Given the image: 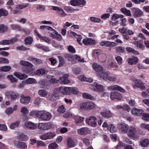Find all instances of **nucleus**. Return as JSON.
<instances>
[{
	"mask_svg": "<svg viewBox=\"0 0 149 149\" xmlns=\"http://www.w3.org/2000/svg\"><path fill=\"white\" fill-rule=\"evenodd\" d=\"M77 132L80 134L86 135L89 132L88 129L86 127L82 128L78 130Z\"/></svg>",
	"mask_w": 149,
	"mask_h": 149,
	"instance_id": "nucleus-30",
	"label": "nucleus"
},
{
	"mask_svg": "<svg viewBox=\"0 0 149 149\" xmlns=\"http://www.w3.org/2000/svg\"><path fill=\"white\" fill-rule=\"evenodd\" d=\"M149 144V140L145 139L143 140L140 143L141 146L143 147H146Z\"/></svg>",
	"mask_w": 149,
	"mask_h": 149,
	"instance_id": "nucleus-50",
	"label": "nucleus"
},
{
	"mask_svg": "<svg viewBox=\"0 0 149 149\" xmlns=\"http://www.w3.org/2000/svg\"><path fill=\"white\" fill-rule=\"evenodd\" d=\"M70 89L71 93L74 94H77L79 92L78 89L76 87H71Z\"/></svg>",
	"mask_w": 149,
	"mask_h": 149,
	"instance_id": "nucleus-60",
	"label": "nucleus"
},
{
	"mask_svg": "<svg viewBox=\"0 0 149 149\" xmlns=\"http://www.w3.org/2000/svg\"><path fill=\"white\" fill-rule=\"evenodd\" d=\"M58 111L60 113H63L65 111L66 109L64 105H61L59 107Z\"/></svg>",
	"mask_w": 149,
	"mask_h": 149,
	"instance_id": "nucleus-58",
	"label": "nucleus"
},
{
	"mask_svg": "<svg viewBox=\"0 0 149 149\" xmlns=\"http://www.w3.org/2000/svg\"><path fill=\"white\" fill-rule=\"evenodd\" d=\"M69 77V74H65L63 75V76L59 79V81L62 84H67L70 83V81L67 79Z\"/></svg>",
	"mask_w": 149,
	"mask_h": 149,
	"instance_id": "nucleus-18",
	"label": "nucleus"
},
{
	"mask_svg": "<svg viewBox=\"0 0 149 149\" xmlns=\"http://www.w3.org/2000/svg\"><path fill=\"white\" fill-rule=\"evenodd\" d=\"M132 113L135 115L140 116L142 115L143 113V110L137 109L136 107L133 108L131 111Z\"/></svg>",
	"mask_w": 149,
	"mask_h": 149,
	"instance_id": "nucleus-23",
	"label": "nucleus"
},
{
	"mask_svg": "<svg viewBox=\"0 0 149 149\" xmlns=\"http://www.w3.org/2000/svg\"><path fill=\"white\" fill-rule=\"evenodd\" d=\"M118 127L119 130L124 133H127L129 128L128 125L124 123L118 124Z\"/></svg>",
	"mask_w": 149,
	"mask_h": 149,
	"instance_id": "nucleus-20",
	"label": "nucleus"
},
{
	"mask_svg": "<svg viewBox=\"0 0 149 149\" xmlns=\"http://www.w3.org/2000/svg\"><path fill=\"white\" fill-rule=\"evenodd\" d=\"M101 115L103 117L106 118H108L112 117L113 114L110 111H107L101 113Z\"/></svg>",
	"mask_w": 149,
	"mask_h": 149,
	"instance_id": "nucleus-26",
	"label": "nucleus"
},
{
	"mask_svg": "<svg viewBox=\"0 0 149 149\" xmlns=\"http://www.w3.org/2000/svg\"><path fill=\"white\" fill-rule=\"evenodd\" d=\"M34 32L36 34L37 36L40 39V40H43L44 41L47 42H50V40L47 37L45 36H42L37 31V30H34Z\"/></svg>",
	"mask_w": 149,
	"mask_h": 149,
	"instance_id": "nucleus-27",
	"label": "nucleus"
},
{
	"mask_svg": "<svg viewBox=\"0 0 149 149\" xmlns=\"http://www.w3.org/2000/svg\"><path fill=\"white\" fill-rule=\"evenodd\" d=\"M14 143L15 145L18 148L26 149L27 148V145L24 142L15 141Z\"/></svg>",
	"mask_w": 149,
	"mask_h": 149,
	"instance_id": "nucleus-21",
	"label": "nucleus"
},
{
	"mask_svg": "<svg viewBox=\"0 0 149 149\" xmlns=\"http://www.w3.org/2000/svg\"><path fill=\"white\" fill-rule=\"evenodd\" d=\"M8 14V12L6 10L3 8L0 9V17L7 16Z\"/></svg>",
	"mask_w": 149,
	"mask_h": 149,
	"instance_id": "nucleus-54",
	"label": "nucleus"
},
{
	"mask_svg": "<svg viewBox=\"0 0 149 149\" xmlns=\"http://www.w3.org/2000/svg\"><path fill=\"white\" fill-rule=\"evenodd\" d=\"M142 119L146 120H149V114L147 113H143Z\"/></svg>",
	"mask_w": 149,
	"mask_h": 149,
	"instance_id": "nucleus-64",
	"label": "nucleus"
},
{
	"mask_svg": "<svg viewBox=\"0 0 149 149\" xmlns=\"http://www.w3.org/2000/svg\"><path fill=\"white\" fill-rule=\"evenodd\" d=\"M96 120V119L95 117L92 116L88 118H87L86 122L93 127H96L97 125Z\"/></svg>",
	"mask_w": 149,
	"mask_h": 149,
	"instance_id": "nucleus-15",
	"label": "nucleus"
},
{
	"mask_svg": "<svg viewBox=\"0 0 149 149\" xmlns=\"http://www.w3.org/2000/svg\"><path fill=\"white\" fill-rule=\"evenodd\" d=\"M19 125V121H17L11 123L10 126V127L11 129H15L17 128Z\"/></svg>",
	"mask_w": 149,
	"mask_h": 149,
	"instance_id": "nucleus-45",
	"label": "nucleus"
},
{
	"mask_svg": "<svg viewBox=\"0 0 149 149\" xmlns=\"http://www.w3.org/2000/svg\"><path fill=\"white\" fill-rule=\"evenodd\" d=\"M29 59L30 60L32 61L33 62L36 64H40L43 63L42 61L40 59H38L33 57H30Z\"/></svg>",
	"mask_w": 149,
	"mask_h": 149,
	"instance_id": "nucleus-34",
	"label": "nucleus"
},
{
	"mask_svg": "<svg viewBox=\"0 0 149 149\" xmlns=\"http://www.w3.org/2000/svg\"><path fill=\"white\" fill-rule=\"evenodd\" d=\"M82 95L84 98L86 99H89L92 100H93L94 99V97L86 93H83Z\"/></svg>",
	"mask_w": 149,
	"mask_h": 149,
	"instance_id": "nucleus-52",
	"label": "nucleus"
},
{
	"mask_svg": "<svg viewBox=\"0 0 149 149\" xmlns=\"http://www.w3.org/2000/svg\"><path fill=\"white\" fill-rule=\"evenodd\" d=\"M14 75L15 76L20 79H24L28 77L27 75L17 72H15Z\"/></svg>",
	"mask_w": 149,
	"mask_h": 149,
	"instance_id": "nucleus-29",
	"label": "nucleus"
},
{
	"mask_svg": "<svg viewBox=\"0 0 149 149\" xmlns=\"http://www.w3.org/2000/svg\"><path fill=\"white\" fill-rule=\"evenodd\" d=\"M46 73V71L44 69H37L34 72V74L38 76H40L41 75L43 74Z\"/></svg>",
	"mask_w": 149,
	"mask_h": 149,
	"instance_id": "nucleus-38",
	"label": "nucleus"
},
{
	"mask_svg": "<svg viewBox=\"0 0 149 149\" xmlns=\"http://www.w3.org/2000/svg\"><path fill=\"white\" fill-rule=\"evenodd\" d=\"M38 93L41 96L45 97L47 95V91L44 89H40L38 91Z\"/></svg>",
	"mask_w": 149,
	"mask_h": 149,
	"instance_id": "nucleus-48",
	"label": "nucleus"
},
{
	"mask_svg": "<svg viewBox=\"0 0 149 149\" xmlns=\"http://www.w3.org/2000/svg\"><path fill=\"white\" fill-rule=\"evenodd\" d=\"M7 28L3 24L0 25V33H2L6 31Z\"/></svg>",
	"mask_w": 149,
	"mask_h": 149,
	"instance_id": "nucleus-61",
	"label": "nucleus"
},
{
	"mask_svg": "<svg viewBox=\"0 0 149 149\" xmlns=\"http://www.w3.org/2000/svg\"><path fill=\"white\" fill-rule=\"evenodd\" d=\"M60 91L58 88L55 89L53 93H49L48 95V98L52 101H55L58 100L59 98V94Z\"/></svg>",
	"mask_w": 149,
	"mask_h": 149,
	"instance_id": "nucleus-5",
	"label": "nucleus"
},
{
	"mask_svg": "<svg viewBox=\"0 0 149 149\" xmlns=\"http://www.w3.org/2000/svg\"><path fill=\"white\" fill-rule=\"evenodd\" d=\"M120 11L125 15L129 16H131L132 14L130 10H127L126 8H123L120 9Z\"/></svg>",
	"mask_w": 149,
	"mask_h": 149,
	"instance_id": "nucleus-37",
	"label": "nucleus"
},
{
	"mask_svg": "<svg viewBox=\"0 0 149 149\" xmlns=\"http://www.w3.org/2000/svg\"><path fill=\"white\" fill-rule=\"evenodd\" d=\"M40 112V111H32L31 112L30 114L29 115L31 116H36L38 118H39V112Z\"/></svg>",
	"mask_w": 149,
	"mask_h": 149,
	"instance_id": "nucleus-57",
	"label": "nucleus"
},
{
	"mask_svg": "<svg viewBox=\"0 0 149 149\" xmlns=\"http://www.w3.org/2000/svg\"><path fill=\"white\" fill-rule=\"evenodd\" d=\"M54 33L55 35L52 33L51 34V36L53 38L58 40H61L62 38L60 34H58V32L56 31H54Z\"/></svg>",
	"mask_w": 149,
	"mask_h": 149,
	"instance_id": "nucleus-32",
	"label": "nucleus"
},
{
	"mask_svg": "<svg viewBox=\"0 0 149 149\" xmlns=\"http://www.w3.org/2000/svg\"><path fill=\"white\" fill-rule=\"evenodd\" d=\"M58 146L56 142H53L49 145L48 148L49 149H56Z\"/></svg>",
	"mask_w": 149,
	"mask_h": 149,
	"instance_id": "nucleus-53",
	"label": "nucleus"
},
{
	"mask_svg": "<svg viewBox=\"0 0 149 149\" xmlns=\"http://www.w3.org/2000/svg\"><path fill=\"white\" fill-rule=\"evenodd\" d=\"M65 9L69 13H72L76 10V9H74L72 7L69 6H65Z\"/></svg>",
	"mask_w": 149,
	"mask_h": 149,
	"instance_id": "nucleus-62",
	"label": "nucleus"
},
{
	"mask_svg": "<svg viewBox=\"0 0 149 149\" xmlns=\"http://www.w3.org/2000/svg\"><path fill=\"white\" fill-rule=\"evenodd\" d=\"M52 9L54 10L58 11V13L59 14V16L61 17H65L67 14L65 13L63 9L58 6H52Z\"/></svg>",
	"mask_w": 149,
	"mask_h": 149,
	"instance_id": "nucleus-12",
	"label": "nucleus"
},
{
	"mask_svg": "<svg viewBox=\"0 0 149 149\" xmlns=\"http://www.w3.org/2000/svg\"><path fill=\"white\" fill-rule=\"evenodd\" d=\"M39 115V118L44 121H49L52 117L51 113L46 111H40Z\"/></svg>",
	"mask_w": 149,
	"mask_h": 149,
	"instance_id": "nucleus-3",
	"label": "nucleus"
},
{
	"mask_svg": "<svg viewBox=\"0 0 149 149\" xmlns=\"http://www.w3.org/2000/svg\"><path fill=\"white\" fill-rule=\"evenodd\" d=\"M6 95H10L11 100H14L19 98V94L18 93H15L12 92H10L6 93Z\"/></svg>",
	"mask_w": 149,
	"mask_h": 149,
	"instance_id": "nucleus-28",
	"label": "nucleus"
},
{
	"mask_svg": "<svg viewBox=\"0 0 149 149\" xmlns=\"http://www.w3.org/2000/svg\"><path fill=\"white\" fill-rule=\"evenodd\" d=\"M17 105H15L14 106L13 108L12 107H9L7 108L6 110V113L7 115H9L13 113L14 111L17 109Z\"/></svg>",
	"mask_w": 149,
	"mask_h": 149,
	"instance_id": "nucleus-25",
	"label": "nucleus"
},
{
	"mask_svg": "<svg viewBox=\"0 0 149 149\" xmlns=\"http://www.w3.org/2000/svg\"><path fill=\"white\" fill-rule=\"evenodd\" d=\"M36 82V81L34 79L29 78L27 79L25 81V83L27 84H31Z\"/></svg>",
	"mask_w": 149,
	"mask_h": 149,
	"instance_id": "nucleus-46",
	"label": "nucleus"
},
{
	"mask_svg": "<svg viewBox=\"0 0 149 149\" xmlns=\"http://www.w3.org/2000/svg\"><path fill=\"white\" fill-rule=\"evenodd\" d=\"M17 139L22 141H26L28 139V137L26 135L21 134L19 135L17 137Z\"/></svg>",
	"mask_w": 149,
	"mask_h": 149,
	"instance_id": "nucleus-43",
	"label": "nucleus"
},
{
	"mask_svg": "<svg viewBox=\"0 0 149 149\" xmlns=\"http://www.w3.org/2000/svg\"><path fill=\"white\" fill-rule=\"evenodd\" d=\"M56 136V134L54 132H49L45 133L40 136V138L42 140L50 139L53 138Z\"/></svg>",
	"mask_w": 149,
	"mask_h": 149,
	"instance_id": "nucleus-6",
	"label": "nucleus"
},
{
	"mask_svg": "<svg viewBox=\"0 0 149 149\" xmlns=\"http://www.w3.org/2000/svg\"><path fill=\"white\" fill-rule=\"evenodd\" d=\"M115 48L117 52L118 53H123L125 51V48L121 46L116 47Z\"/></svg>",
	"mask_w": 149,
	"mask_h": 149,
	"instance_id": "nucleus-55",
	"label": "nucleus"
},
{
	"mask_svg": "<svg viewBox=\"0 0 149 149\" xmlns=\"http://www.w3.org/2000/svg\"><path fill=\"white\" fill-rule=\"evenodd\" d=\"M82 43L86 45H93L96 44V41L91 38H87L84 39Z\"/></svg>",
	"mask_w": 149,
	"mask_h": 149,
	"instance_id": "nucleus-10",
	"label": "nucleus"
},
{
	"mask_svg": "<svg viewBox=\"0 0 149 149\" xmlns=\"http://www.w3.org/2000/svg\"><path fill=\"white\" fill-rule=\"evenodd\" d=\"M32 67L29 66H23L22 68V70L23 72L26 73H28L31 70Z\"/></svg>",
	"mask_w": 149,
	"mask_h": 149,
	"instance_id": "nucleus-40",
	"label": "nucleus"
},
{
	"mask_svg": "<svg viewBox=\"0 0 149 149\" xmlns=\"http://www.w3.org/2000/svg\"><path fill=\"white\" fill-rule=\"evenodd\" d=\"M138 61L139 59L137 57L133 56L128 59V62L130 65H134L138 63Z\"/></svg>",
	"mask_w": 149,
	"mask_h": 149,
	"instance_id": "nucleus-24",
	"label": "nucleus"
},
{
	"mask_svg": "<svg viewBox=\"0 0 149 149\" xmlns=\"http://www.w3.org/2000/svg\"><path fill=\"white\" fill-rule=\"evenodd\" d=\"M92 67L96 72L97 76L101 78L103 75L106 72L103 70V67L96 63L93 64Z\"/></svg>",
	"mask_w": 149,
	"mask_h": 149,
	"instance_id": "nucleus-2",
	"label": "nucleus"
},
{
	"mask_svg": "<svg viewBox=\"0 0 149 149\" xmlns=\"http://www.w3.org/2000/svg\"><path fill=\"white\" fill-rule=\"evenodd\" d=\"M73 35L77 39V42L80 45L82 44V42H81V39H82V36L81 35H78L74 32H72V33Z\"/></svg>",
	"mask_w": 149,
	"mask_h": 149,
	"instance_id": "nucleus-39",
	"label": "nucleus"
},
{
	"mask_svg": "<svg viewBox=\"0 0 149 149\" xmlns=\"http://www.w3.org/2000/svg\"><path fill=\"white\" fill-rule=\"evenodd\" d=\"M108 90L111 91L112 90H117L120 92L124 93L125 91L124 89L117 85H113L109 86L108 88Z\"/></svg>",
	"mask_w": 149,
	"mask_h": 149,
	"instance_id": "nucleus-16",
	"label": "nucleus"
},
{
	"mask_svg": "<svg viewBox=\"0 0 149 149\" xmlns=\"http://www.w3.org/2000/svg\"><path fill=\"white\" fill-rule=\"evenodd\" d=\"M24 125L25 127L31 130H34L37 127L36 124L30 121H27L25 122Z\"/></svg>",
	"mask_w": 149,
	"mask_h": 149,
	"instance_id": "nucleus-22",
	"label": "nucleus"
},
{
	"mask_svg": "<svg viewBox=\"0 0 149 149\" xmlns=\"http://www.w3.org/2000/svg\"><path fill=\"white\" fill-rule=\"evenodd\" d=\"M133 43L136 45L137 48H138L141 50H144L145 49V46L142 43H139L138 41H136L134 42Z\"/></svg>",
	"mask_w": 149,
	"mask_h": 149,
	"instance_id": "nucleus-35",
	"label": "nucleus"
},
{
	"mask_svg": "<svg viewBox=\"0 0 149 149\" xmlns=\"http://www.w3.org/2000/svg\"><path fill=\"white\" fill-rule=\"evenodd\" d=\"M91 21L94 22H100V19L95 17H91L90 18Z\"/></svg>",
	"mask_w": 149,
	"mask_h": 149,
	"instance_id": "nucleus-63",
	"label": "nucleus"
},
{
	"mask_svg": "<svg viewBox=\"0 0 149 149\" xmlns=\"http://www.w3.org/2000/svg\"><path fill=\"white\" fill-rule=\"evenodd\" d=\"M11 69V67L10 66H5L0 67V71L1 72H8Z\"/></svg>",
	"mask_w": 149,
	"mask_h": 149,
	"instance_id": "nucleus-41",
	"label": "nucleus"
},
{
	"mask_svg": "<svg viewBox=\"0 0 149 149\" xmlns=\"http://www.w3.org/2000/svg\"><path fill=\"white\" fill-rule=\"evenodd\" d=\"M53 125L50 123H39L38 125L39 129L47 130L53 128Z\"/></svg>",
	"mask_w": 149,
	"mask_h": 149,
	"instance_id": "nucleus-4",
	"label": "nucleus"
},
{
	"mask_svg": "<svg viewBox=\"0 0 149 149\" xmlns=\"http://www.w3.org/2000/svg\"><path fill=\"white\" fill-rule=\"evenodd\" d=\"M107 128L108 130L111 133L115 132L116 131V127L112 124H110L109 125Z\"/></svg>",
	"mask_w": 149,
	"mask_h": 149,
	"instance_id": "nucleus-44",
	"label": "nucleus"
},
{
	"mask_svg": "<svg viewBox=\"0 0 149 149\" xmlns=\"http://www.w3.org/2000/svg\"><path fill=\"white\" fill-rule=\"evenodd\" d=\"M59 61V64L58 67H59L63 66L64 63V61L63 58L61 56H59L58 57Z\"/></svg>",
	"mask_w": 149,
	"mask_h": 149,
	"instance_id": "nucleus-59",
	"label": "nucleus"
},
{
	"mask_svg": "<svg viewBox=\"0 0 149 149\" xmlns=\"http://www.w3.org/2000/svg\"><path fill=\"white\" fill-rule=\"evenodd\" d=\"M69 56L70 58L75 59L79 62H82L84 61V59H81L80 57L78 55H75L74 56L70 55Z\"/></svg>",
	"mask_w": 149,
	"mask_h": 149,
	"instance_id": "nucleus-47",
	"label": "nucleus"
},
{
	"mask_svg": "<svg viewBox=\"0 0 149 149\" xmlns=\"http://www.w3.org/2000/svg\"><path fill=\"white\" fill-rule=\"evenodd\" d=\"M20 63L23 66H29L30 67H32L33 66L31 63L26 61H21L20 62Z\"/></svg>",
	"mask_w": 149,
	"mask_h": 149,
	"instance_id": "nucleus-51",
	"label": "nucleus"
},
{
	"mask_svg": "<svg viewBox=\"0 0 149 149\" xmlns=\"http://www.w3.org/2000/svg\"><path fill=\"white\" fill-rule=\"evenodd\" d=\"M17 39L16 38H13L9 40H3V45H7L10 44H12L14 42L16 41Z\"/></svg>",
	"mask_w": 149,
	"mask_h": 149,
	"instance_id": "nucleus-33",
	"label": "nucleus"
},
{
	"mask_svg": "<svg viewBox=\"0 0 149 149\" xmlns=\"http://www.w3.org/2000/svg\"><path fill=\"white\" fill-rule=\"evenodd\" d=\"M21 112L24 116H25L28 114L29 113V110L26 107H24L21 109Z\"/></svg>",
	"mask_w": 149,
	"mask_h": 149,
	"instance_id": "nucleus-56",
	"label": "nucleus"
},
{
	"mask_svg": "<svg viewBox=\"0 0 149 149\" xmlns=\"http://www.w3.org/2000/svg\"><path fill=\"white\" fill-rule=\"evenodd\" d=\"M110 73L109 72H106L101 78L104 80H107L111 81H115L116 78L115 76L109 77Z\"/></svg>",
	"mask_w": 149,
	"mask_h": 149,
	"instance_id": "nucleus-9",
	"label": "nucleus"
},
{
	"mask_svg": "<svg viewBox=\"0 0 149 149\" xmlns=\"http://www.w3.org/2000/svg\"><path fill=\"white\" fill-rule=\"evenodd\" d=\"M132 10L134 13L133 16L135 18L141 17L143 14V11L138 8H133Z\"/></svg>",
	"mask_w": 149,
	"mask_h": 149,
	"instance_id": "nucleus-11",
	"label": "nucleus"
},
{
	"mask_svg": "<svg viewBox=\"0 0 149 149\" xmlns=\"http://www.w3.org/2000/svg\"><path fill=\"white\" fill-rule=\"evenodd\" d=\"M33 40L32 38L30 36H28L25 39V42L26 45H30L31 44Z\"/></svg>",
	"mask_w": 149,
	"mask_h": 149,
	"instance_id": "nucleus-49",
	"label": "nucleus"
},
{
	"mask_svg": "<svg viewBox=\"0 0 149 149\" xmlns=\"http://www.w3.org/2000/svg\"><path fill=\"white\" fill-rule=\"evenodd\" d=\"M136 132L137 130L135 127L130 126L128 130L127 134L129 136L133 137L135 135Z\"/></svg>",
	"mask_w": 149,
	"mask_h": 149,
	"instance_id": "nucleus-17",
	"label": "nucleus"
},
{
	"mask_svg": "<svg viewBox=\"0 0 149 149\" xmlns=\"http://www.w3.org/2000/svg\"><path fill=\"white\" fill-rule=\"evenodd\" d=\"M74 119L76 124H78L81 122L83 119L84 118L79 116H75L74 117Z\"/></svg>",
	"mask_w": 149,
	"mask_h": 149,
	"instance_id": "nucleus-36",
	"label": "nucleus"
},
{
	"mask_svg": "<svg viewBox=\"0 0 149 149\" xmlns=\"http://www.w3.org/2000/svg\"><path fill=\"white\" fill-rule=\"evenodd\" d=\"M60 92L65 95H69L71 93V87H65L63 88L61 86L58 88Z\"/></svg>",
	"mask_w": 149,
	"mask_h": 149,
	"instance_id": "nucleus-8",
	"label": "nucleus"
},
{
	"mask_svg": "<svg viewBox=\"0 0 149 149\" xmlns=\"http://www.w3.org/2000/svg\"><path fill=\"white\" fill-rule=\"evenodd\" d=\"M110 98L111 100L117 99L118 100H120L122 97L121 94L118 92H112L110 94Z\"/></svg>",
	"mask_w": 149,
	"mask_h": 149,
	"instance_id": "nucleus-19",
	"label": "nucleus"
},
{
	"mask_svg": "<svg viewBox=\"0 0 149 149\" xmlns=\"http://www.w3.org/2000/svg\"><path fill=\"white\" fill-rule=\"evenodd\" d=\"M100 45L101 46H105L108 47H113L116 46L117 44L113 42H110L109 41H103L100 42Z\"/></svg>",
	"mask_w": 149,
	"mask_h": 149,
	"instance_id": "nucleus-14",
	"label": "nucleus"
},
{
	"mask_svg": "<svg viewBox=\"0 0 149 149\" xmlns=\"http://www.w3.org/2000/svg\"><path fill=\"white\" fill-rule=\"evenodd\" d=\"M95 107V104L91 102H88L80 104L78 108L79 110H92L94 109Z\"/></svg>",
	"mask_w": 149,
	"mask_h": 149,
	"instance_id": "nucleus-1",
	"label": "nucleus"
},
{
	"mask_svg": "<svg viewBox=\"0 0 149 149\" xmlns=\"http://www.w3.org/2000/svg\"><path fill=\"white\" fill-rule=\"evenodd\" d=\"M67 144L68 147L71 148L75 146V143L74 140L70 138H68L67 139Z\"/></svg>",
	"mask_w": 149,
	"mask_h": 149,
	"instance_id": "nucleus-31",
	"label": "nucleus"
},
{
	"mask_svg": "<svg viewBox=\"0 0 149 149\" xmlns=\"http://www.w3.org/2000/svg\"><path fill=\"white\" fill-rule=\"evenodd\" d=\"M126 49L128 52L130 53H132L135 55H138L139 54V53L137 51L135 50L130 47H127L126 48Z\"/></svg>",
	"mask_w": 149,
	"mask_h": 149,
	"instance_id": "nucleus-42",
	"label": "nucleus"
},
{
	"mask_svg": "<svg viewBox=\"0 0 149 149\" xmlns=\"http://www.w3.org/2000/svg\"><path fill=\"white\" fill-rule=\"evenodd\" d=\"M92 89L93 91L98 92H102L104 91V87L102 85L96 83L93 84Z\"/></svg>",
	"mask_w": 149,
	"mask_h": 149,
	"instance_id": "nucleus-7",
	"label": "nucleus"
},
{
	"mask_svg": "<svg viewBox=\"0 0 149 149\" xmlns=\"http://www.w3.org/2000/svg\"><path fill=\"white\" fill-rule=\"evenodd\" d=\"M31 97L29 96H25L23 94L20 96V101L21 103L26 104H28L30 102Z\"/></svg>",
	"mask_w": 149,
	"mask_h": 149,
	"instance_id": "nucleus-13",
	"label": "nucleus"
}]
</instances>
